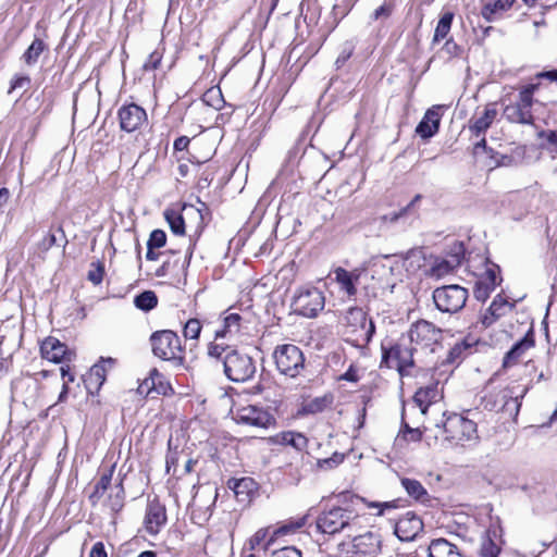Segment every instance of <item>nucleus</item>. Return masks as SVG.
Here are the masks:
<instances>
[{
  "instance_id": "c85d7f7f",
  "label": "nucleus",
  "mask_w": 557,
  "mask_h": 557,
  "mask_svg": "<svg viewBox=\"0 0 557 557\" xmlns=\"http://www.w3.org/2000/svg\"><path fill=\"white\" fill-rule=\"evenodd\" d=\"M164 219L168 222L170 230L175 235L185 234V222L182 214L174 209H166L164 211Z\"/></svg>"
},
{
  "instance_id": "6ab92c4d",
  "label": "nucleus",
  "mask_w": 557,
  "mask_h": 557,
  "mask_svg": "<svg viewBox=\"0 0 557 557\" xmlns=\"http://www.w3.org/2000/svg\"><path fill=\"white\" fill-rule=\"evenodd\" d=\"M498 111L495 103H488L485 106L482 114L478 117H473L469 123V131L475 136L480 137L485 134L490 126L495 121Z\"/></svg>"
},
{
  "instance_id": "f704fd0d",
  "label": "nucleus",
  "mask_w": 557,
  "mask_h": 557,
  "mask_svg": "<svg viewBox=\"0 0 557 557\" xmlns=\"http://www.w3.org/2000/svg\"><path fill=\"white\" fill-rule=\"evenodd\" d=\"M134 304L138 309L149 311L157 307L158 297L154 292L145 290L135 297Z\"/></svg>"
},
{
  "instance_id": "9b49d317",
  "label": "nucleus",
  "mask_w": 557,
  "mask_h": 557,
  "mask_svg": "<svg viewBox=\"0 0 557 557\" xmlns=\"http://www.w3.org/2000/svg\"><path fill=\"white\" fill-rule=\"evenodd\" d=\"M432 297L440 311L455 313L465 307L468 290L459 285H445L435 288Z\"/></svg>"
},
{
  "instance_id": "4d7b16f0",
  "label": "nucleus",
  "mask_w": 557,
  "mask_h": 557,
  "mask_svg": "<svg viewBox=\"0 0 557 557\" xmlns=\"http://www.w3.org/2000/svg\"><path fill=\"white\" fill-rule=\"evenodd\" d=\"M289 531H290V528L287 527V525H283L281 528H276V529H273V530L271 529L270 534H269V539L265 542L264 546H262L263 549L264 550L268 549L274 543V541L277 537H280L282 535H286Z\"/></svg>"
},
{
  "instance_id": "20e7f679",
  "label": "nucleus",
  "mask_w": 557,
  "mask_h": 557,
  "mask_svg": "<svg viewBox=\"0 0 557 557\" xmlns=\"http://www.w3.org/2000/svg\"><path fill=\"white\" fill-rule=\"evenodd\" d=\"M416 355H419L418 348L413 347L406 335L388 347L382 344V363H385L387 368L397 369L401 376L411 373Z\"/></svg>"
},
{
  "instance_id": "a878e982",
  "label": "nucleus",
  "mask_w": 557,
  "mask_h": 557,
  "mask_svg": "<svg viewBox=\"0 0 557 557\" xmlns=\"http://www.w3.org/2000/svg\"><path fill=\"white\" fill-rule=\"evenodd\" d=\"M508 301L500 295H497L483 314L481 322L484 326L492 325L498 318L504 315Z\"/></svg>"
},
{
  "instance_id": "7ed1b4c3",
  "label": "nucleus",
  "mask_w": 557,
  "mask_h": 557,
  "mask_svg": "<svg viewBox=\"0 0 557 557\" xmlns=\"http://www.w3.org/2000/svg\"><path fill=\"white\" fill-rule=\"evenodd\" d=\"M343 336L346 343L364 350L371 342L375 325L367 312L358 307L349 308L344 317Z\"/></svg>"
},
{
  "instance_id": "774afa93",
  "label": "nucleus",
  "mask_w": 557,
  "mask_h": 557,
  "mask_svg": "<svg viewBox=\"0 0 557 557\" xmlns=\"http://www.w3.org/2000/svg\"><path fill=\"white\" fill-rule=\"evenodd\" d=\"M341 379L348 382H357L359 380V375L357 370L350 366L348 370L341 376Z\"/></svg>"
},
{
  "instance_id": "473e14b6",
  "label": "nucleus",
  "mask_w": 557,
  "mask_h": 557,
  "mask_svg": "<svg viewBox=\"0 0 557 557\" xmlns=\"http://www.w3.org/2000/svg\"><path fill=\"white\" fill-rule=\"evenodd\" d=\"M461 263V255L459 252L455 253L450 260H442L438 263H436L432 271L433 274L441 277L443 275L448 274L451 272L456 267H458Z\"/></svg>"
},
{
  "instance_id": "aec40b11",
  "label": "nucleus",
  "mask_w": 557,
  "mask_h": 557,
  "mask_svg": "<svg viewBox=\"0 0 557 557\" xmlns=\"http://www.w3.org/2000/svg\"><path fill=\"white\" fill-rule=\"evenodd\" d=\"M440 122V107H433L425 112L424 116L422 117V120L420 121L416 128V133L421 138H431L438 132Z\"/></svg>"
},
{
  "instance_id": "0e129e2a",
  "label": "nucleus",
  "mask_w": 557,
  "mask_h": 557,
  "mask_svg": "<svg viewBox=\"0 0 557 557\" xmlns=\"http://www.w3.org/2000/svg\"><path fill=\"white\" fill-rule=\"evenodd\" d=\"M107 552L102 542L92 545L89 557H107Z\"/></svg>"
},
{
  "instance_id": "72a5a7b5",
  "label": "nucleus",
  "mask_w": 557,
  "mask_h": 557,
  "mask_svg": "<svg viewBox=\"0 0 557 557\" xmlns=\"http://www.w3.org/2000/svg\"><path fill=\"white\" fill-rule=\"evenodd\" d=\"M112 472L113 470H110L108 473H103L100 476L99 481L95 486V491L89 496V499L92 503V505H95L104 495L107 490L111 486Z\"/></svg>"
},
{
  "instance_id": "b1692460",
  "label": "nucleus",
  "mask_w": 557,
  "mask_h": 557,
  "mask_svg": "<svg viewBox=\"0 0 557 557\" xmlns=\"http://www.w3.org/2000/svg\"><path fill=\"white\" fill-rule=\"evenodd\" d=\"M503 115L509 123L522 125H532L534 123L532 111H529L516 103L507 104L504 108Z\"/></svg>"
},
{
  "instance_id": "603ef678",
  "label": "nucleus",
  "mask_w": 557,
  "mask_h": 557,
  "mask_svg": "<svg viewBox=\"0 0 557 557\" xmlns=\"http://www.w3.org/2000/svg\"><path fill=\"white\" fill-rule=\"evenodd\" d=\"M394 5L392 2L385 1L381 7L374 10L371 18L377 21L380 18H388L392 15Z\"/></svg>"
},
{
  "instance_id": "69168bd1",
  "label": "nucleus",
  "mask_w": 557,
  "mask_h": 557,
  "mask_svg": "<svg viewBox=\"0 0 557 557\" xmlns=\"http://www.w3.org/2000/svg\"><path fill=\"white\" fill-rule=\"evenodd\" d=\"M233 335H234L233 332L227 331L225 321L223 320L221 327L216 329L214 331V342L216 343V341L220 338H225L227 336H233Z\"/></svg>"
},
{
  "instance_id": "09e8293b",
  "label": "nucleus",
  "mask_w": 557,
  "mask_h": 557,
  "mask_svg": "<svg viewBox=\"0 0 557 557\" xmlns=\"http://www.w3.org/2000/svg\"><path fill=\"white\" fill-rule=\"evenodd\" d=\"M91 267H92V269H90L88 272V280L92 284L99 285L103 280V274H104L103 263L100 261L92 262Z\"/></svg>"
},
{
  "instance_id": "49530a36",
  "label": "nucleus",
  "mask_w": 557,
  "mask_h": 557,
  "mask_svg": "<svg viewBox=\"0 0 557 557\" xmlns=\"http://www.w3.org/2000/svg\"><path fill=\"white\" fill-rule=\"evenodd\" d=\"M422 199L420 194L416 195L413 199L404 208H401L398 212H394L389 215H384L383 220H388L389 222H396L398 219L405 216L407 213L412 211L417 203Z\"/></svg>"
},
{
  "instance_id": "6e6d98bb",
  "label": "nucleus",
  "mask_w": 557,
  "mask_h": 557,
  "mask_svg": "<svg viewBox=\"0 0 557 557\" xmlns=\"http://www.w3.org/2000/svg\"><path fill=\"white\" fill-rule=\"evenodd\" d=\"M471 344H468L467 342H458L456 343L449 350L447 361L454 362L456 359H458L462 351L467 348H470Z\"/></svg>"
},
{
  "instance_id": "2f4dec72",
  "label": "nucleus",
  "mask_w": 557,
  "mask_h": 557,
  "mask_svg": "<svg viewBox=\"0 0 557 557\" xmlns=\"http://www.w3.org/2000/svg\"><path fill=\"white\" fill-rule=\"evenodd\" d=\"M114 363L112 358L101 359V362L91 367L89 372V381L95 379V383L101 386L106 380L107 366L111 368Z\"/></svg>"
},
{
  "instance_id": "13d9d810",
  "label": "nucleus",
  "mask_w": 557,
  "mask_h": 557,
  "mask_svg": "<svg viewBox=\"0 0 557 557\" xmlns=\"http://www.w3.org/2000/svg\"><path fill=\"white\" fill-rule=\"evenodd\" d=\"M270 557H302V554L294 546H285L274 550Z\"/></svg>"
},
{
  "instance_id": "8fccbe9b",
  "label": "nucleus",
  "mask_w": 557,
  "mask_h": 557,
  "mask_svg": "<svg viewBox=\"0 0 557 557\" xmlns=\"http://www.w3.org/2000/svg\"><path fill=\"white\" fill-rule=\"evenodd\" d=\"M166 243V235L162 230H154L151 232L147 242V248H161Z\"/></svg>"
},
{
  "instance_id": "423d86ee",
  "label": "nucleus",
  "mask_w": 557,
  "mask_h": 557,
  "mask_svg": "<svg viewBox=\"0 0 557 557\" xmlns=\"http://www.w3.org/2000/svg\"><path fill=\"white\" fill-rule=\"evenodd\" d=\"M437 431L435 437L444 436V440L463 445L466 442L475 441L478 438L476 424L460 414L454 413L447 417L443 424H435Z\"/></svg>"
},
{
  "instance_id": "f03ea898",
  "label": "nucleus",
  "mask_w": 557,
  "mask_h": 557,
  "mask_svg": "<svg viewBox=\"0 0 557 557\" xmlns=\"http://www.w3.org/2000/svg\"><path fill=\"white\" fill-rule=\"evenodd\" d=\"M315 527L324 535L351 537L359 530V516L350 509L333 507L317 517Z\"/></svg>"
},
{
  "instance_id": "4c0bfd02",
  "label": "nucleus",
  "mask_w": 557,
  "mask_h": 557,
  "mask_svg": "<svg viewBox=\"0 0 557 557\" xmlns=\"http://www.w3.org/2000/svg\"><path fill=\"white\" fill-rule=\"evenodd\" d=\"M536 88H537V85H535V84H530L528 86H524L519 92L518 101L515 103L529 110V111H532L531 109L533 106V94L536 90Z\"/></svg>"
},
{
  "instance_id": "3c124183",
  "label": "nucleus",
  "mask_w": 557,
  "mask_h": 557,
  "mask_svg": "<svg viewBox=\"0 0 557 557\" xmlns=\"http://www.w3.org/2000/svg\"><path fill=\"white\" fill-rule=\"evenodd\" d=\"M493 290H494V288L488 286L484 282L476 281L474 288H473V295L476 300L485 301L490 297V295Z\"/></svg>"
},
{
  "instance_id": "c03bdc74",
  "label": "nucleus",
  "mask_w": 557,
  "mask_h": 557,
  "mask_svg": "<svg viewBox=\"0 0 557 557\" xmlns=\"http://www.w3.org/2000/svg\"><path fill=\"white\" fill-rule=\"evenodd\" d=\"M271 528H261L259 529L248 541V545L250 550H255L261 545L264 546L265 542L269 539Z\"/></svg>"
},
{
  "instance_id": "1a4fd4ad",
  "label": "nucleus",
  "mask_w": 557,
  "mask_h": 557,
  "mask_svg": "<svg viewBox=\"0 0 557 557\" xmlns=\"http://www.w3.org/2000/svg\"><path fill=\"white\" fill-rule=\"evenodd\" d=\"M290 306L296 314L312 319L324 309L325 297L318 287L301 286L295 292Z\"/></svg>"
},
{
  "instance_id": "bb28decb",
  "label": "nucleus",
  "mask_w": 557,
  "mask_h": 557,
  "mask_svg": "<svg viewBox=\"0 0 557 557\" xmlns=\"http://www.w3.org/2000/svg\"><path fill=\"white\" fill-rule=\"evenodd\" d=\"M401 486L405 488L407 494L416 500L425 503L429 500V493L416 479L403 478L400 480Z\"/></svg>"
},
{
  "instance_id": "ddd939ff",
  "label": "nucleus",
  "mask_w": 557,
  "mask_h": 557,
  "mask_svg": "<svg viewBox=\"0 0 557 557\" xmlns=\"http://www.w3.org/2000/svg\"><path fill=\"white\" fill-rule=\"evenodd\" d=\"M121 129L132 133L139 129L147 123V113L144 108L136 103L124 104L119 109Z\"/></svg>"
},
{
  "instance_id": "4468645a",
  "label": "nucleus",
  "mask_w": 557,
  "mask_h": 557,
  "mask_svg": "<svg viewBox=\"0 0 557 557\" xmlns=\"http://www.w3.org/2000/svg\"><path fill=\"white\" fill-rule=\"evenodd\" d=\"M423 531V522L421 518L412 512L407 511L398 518L395 524V534L400 541L410 542L414 540Z\"/></svg>"
},
{
  "instance_id": "e433bc0d",
  "label": "nucleus",
  "mask_w": 557,
  "mask_h": 557,
  "mask_svg": "<svg viewBox=\"0 0 557 557\" xmlns=\"http://www.w3.org/2000/svg\"><path fill=\"white\" fill-rule=\"evenodd\" d=\"M513 2L515 0H496L494 3H487L482 9V16L488 22H492L497 11L509 9Z\"/></svg>"
},
{
  "instance_id": "dca6fc26",
  "label": "nucleus",
  "mask_w": 557,
  "mask_h": 557,
  "mask_svg": "<svg viewBox=\"0 0 557 557\" xmlns=\"http://www.w3.org/2000/svg\"><path fill=\"white\" fill-rule=\"evenodd\" d=\"M40 352L42 358L60 363L65 360H70L71 352L67 350L65 344L61 343L55 337H47L40 345Z\"/></svg>"
},
{
  "instance_id": "bf43d9fd",
  "label": "nucleus",
  "mask_w": 557,
  "mask_h": 557,
  "mask_svg": "<svg viewBox=\"0 0 557 557\" xmlns=\"http://www.w3.org/2000/svg\"><path fill=\"white\" fill-rule=\"evenodd\" d=\"M162 60V53L159 51H153L149 54L147 61L144 63L145 71H152L158 69Z\"/></svg>"
},
{
  "instance_id": "a18cd8bd",
  "label": "nucleus",
  "mask_w": 557,
  "mask_h": 557,
  "mask_svg": "<svg viewBox=\"0 0 557 557\" xmlns=\"http://www.w3.org/2000/svg\"><path fill=\"white\" fill-rule=\"evenodd\" d=\"M498 392H491L488 394H485L482 397L481 405L485 410L488 411H497L499 410L500 406L503 405V401L500 399V396H497Z\"/></svg>"
},
{
  "instance_id": "412c9836",
  "label": "nucleus",
  "mask_w": 557,
  "mask_h": 557,
  "mask_svg": "<svg viewBox=\"0 0 557 557\" xmlns=\"http://www.w3.org/2000/svg\"><path fill=\"white\" fill-rule=\"evenodd\" d=\"M228 487L233 490L238 503L249 504L257 492V483L251 478L232 479Z\"/></svg>"
},
{
  "instance_id": "5701e85b",
  "label": "nucleus",
  "mask_w": 557,
  "mask_h": 557,
  "mask_svg": "<svg viewBox=\"0 0 557 557\" xmlns=\"http://www.w3.org/2000/svg\"><path fill=\"white\" fill-rule=\"evenodd\" d=\"M430 557H465L460 548L446 539H435L429 545Z\"/></svg>"
},
{
  "instance_id": "f8f14e48",
  "label": "nucleus",
  "mask_w": 557,
  "mask_h": 557,
  "mask_svg": "<svg viewBox=\"0 0 557 557\" xmlns=\"http://www.w3.org/2000/svg\"><path fill=\"white\" fill-rule=\"evenodd\" d=\"M235 420L245 425L268 429L275 420L267 410L257 406H245L236 410Z\"/></svg>"
},
{
  "instance_id": "c9c22d12",
  "label": "nucleus",
  "mask_w": 557,
  "mask_h": 557,
  "mask_svg": "<svg viewBox=\"0 0 557 557\" xmlns=\"http://www.w3.org/2000/svg\"><path fill=\"white\" fill-rule=\"evenodd\" d=\"M124 487L122 481L116 484L112 490L108 498V507L114 511H120L124 506Z\"/></svg>"
},
{
  "instance_id": "ea45409f",
  "label": "nucleus",
  "mask_w": 557,
  "mask_h": 557,
  "mask_svg": "<svg viewBox=\"0 0 557 557\" xmlns=\"http://www.w3.org/2000/svg\"><path fill=\"white\" fill-rule=\"evenodd\" d=\"M422 437V432L419 428H411L407 422L403 420L401 430L397 436V441L406 442H419Z\"/></svg>"
},
{
  "instance_id": "cd10ccee",
  "label": "nucleus",
  "mask_w": 557,
  "mask_h": 557,
  "mask_svg": "<svg viewBox=\"0 0 557 557\" xmlns=\"http://www.w3.org/2000/svg\"><path fill=\"white\" fill-rule=\"evenodd\" d=\"M149 391H156L158 394L166 395L168 391L172 389L170 384L164 382L163 375L157 370L152 369L148 379L144 381Z\"/></svg>"
},
{
  "instance_id": "c756f323",
  "label": "nucleus",
  "mask_w": 557,
  "mask_h": 557,
  "mask_svg": "<svg viewBox=\"0 0 557 557\" xmlns=\"http://www.w3.org/2000/svg\"><path fill=\"white\" fill-rule=\"evenodd\" d=\"M46 48L47 46L42 39L35 38L22 57L24 62L27 65L36 64L40 54L45 51Z\"/></svg>"
},
{
  "instance_id": "9d476101",
  "label": "nucleus",
  "mask_w": 557,
  "mask_h": 557,
  "mask_svg": "<svg viewBox=\"0 0 557 557\" xmlns=\"http://www.w3.org/2000/svg\"><path fill=\"white\" fill-rule=\"evenodd\" d=\"M403 262L394 256H383L373 261L370 271L371 277L377 281L382 290L393 289L399 280Z\"/></svg>"
},
{
  "instance_id": "39448f33",
  "label": "nucleus",
  "mask_w": 557,
  "mask_h": 557,
  "mask_svg": "<svg viewBox=\"0 0 557 557\" xmlns=\"http://www.w3.org/2000/svg\"><path fill=\"white\" fill-rule=\"evenodd\" d=\"M150 342L156 357L171 362L174 367L184 364V349L175 332L171 330L157 331L152 333Z\"/></svg>"
},
{
  "instance_id": "338daca9",
  "label": "nucleus",
  "mask_w": 557,
  "mask_h": 557,
  "mask_svg": "<svg viewBox=\"0 0 557 557\" xmlns=\"http://www.w3.org/2000/svg\"><path fill=\"white\" fill-rule=\"evenodd\" d=\"M189 138L186 137V136H181L178 138L175 139L174 144H173V148L174 150L176 151H183L185 150L188 145H189Z\"/></svg>"
},
{
  "instance_id": "4be33fe9",
  "label": "nucleus",
  "mask_w": 557,
  "mask_h": 557,
  "mask_svg": "<svg viewBox=\"0 0 557 557\" xmlns=\"http://www.w3.org/2000/svg\"><path fill=\"white\" fill-rule=\"evenodd\" d=\"M534 346L533 330L530 329L527 334L518 341L509 351L506 352L503 361L504 367H509L518 362L522 355Z\"/></svg>"
},
{
  "instance_id": "a211bd4d",
  "label": "nucleus",
  "mask_w": 557,
  "mask_h": 557,
  "mask_svg": "<svg viewBox=\"0 0 557 557\" xmlns=\"http://www.w3.org/2000/svg\"><path fill=\"white\" fill-rule=\"evenodd\" d=\"M334 274L335 281L339 285L341 289L351 297L357 294L356 285L359 284L361 277L366 275V271L361 269L347 271L343 268H337L334 271Z\"/></svg>"
},
{
  "instance_id": "864d4df0",
  "label": "nucleus",
  "mask_w": 557,
  "mask_h": 557,
  "mask_svg": "<svg viewBox=\"0 0 557 557\" xmlns=\"http://www.w3.org/2000/svg\"><path fill=\"white\" fill-rule=\"evenodd\" d=\"M223 320L225 321L228 332H233L234 335L238 334L242 320V317L238 313H230Z\"/></svg>"
},
{
  "instance_id": "58836bf2",
  "label": "nucleus",
  "mask_w": 557,
  "mask_h": 557,
  "mask_svg": "<svg viewBox=\"0 0 557 557\" xmlns=\"http://www.w3.org/2000/svg\"><path fill=\"white\" fill-rule=\"evenodd\" d=\"M539 138L545 139L543 148L553 154V158L557 156V131L547 129L539 133Z\"/></svg>"
},
{
  "instance_id": "393cba45",
  "label": "nucleus",
  "mask_w": 557,
  "mask_h": 557,
  "mask_svg": "<svg viewBox=\"0 0 557 557\" xmlns=\"http://www.w3.org/2000/svg\"><path fill=\"white\" fill-rule=\"evenodd\" d=\"M440 396L437 384H430L425 387H420L414 396L413 401L418 405L421 413L425 414L430 405H432Z\"/></svg>"
},
{
  "instance_id": "f257e3e1",
  "label": "nucleus",
  "mask_w": 557,
  "mask_h": 557,
  "mask_svg": "<svg viewBox=\"0 0 557 557\" xmlns=\"http://www.w3.org/2000/svg\"><path fill=\"white\" fill-rule=\"evenodd\" d=\"M207 355L212 362L222 366L223 373L232 382H248L257 372L252 357L228 345L211 342L208 345Z\"/></svg>"
},
{
  "instance_id": "6e6552de",
  "label": "nucleus",
  "mask_w": 557,
  "mask_h": 557,
  "mask_svg": "<svg viewBox=\"0 0 557 557\" xmlns=\"http://www.w3.org/2000/svg\"><path fill=\"white\" fill-rule=\"evenodd\" d=\"M277 371L287 377L295 379L305 371V355L294 344H282L275 347L273 355Z\"/></svg>"
},
{
  "instance_id": "2eb2a0df",
  "label": "nucleus",
  "mask_w": 557,
  "mask_h": 557,
  "mask_svg": "<svg viewBox=\"0 0 557 557\" xmlns=\"http://www.w3.org/2000/svg\"><path fill=\"white\" fill-rule=\"evenodd\" d=\"M527 393V386L522 387L520 393L516 391L515 386L506 387L504 389L498 391L497 396H500V399L503 401V405L500 406L499 410H503L505 413H508L509 416L516 418L521 407L520 399L523 398Z\"/></svg>"
},
{
  "instance_id": "e2e57ef3",
  "label": "nucleus",
  "mask_w": 557,
  "mask_h": 557,
  "mask_svg": "<svg viewBox=\"0 0 557 557\" xmlns=\"http://www.w3.org/2000/svg\"><path fill=\"white\" fill-rule=\"evenodd\" d=\"M443 51L448 57H456L460 52V47L454 40L449 39L444 44Z\"/></svg>"
},
{
  "instance_id": "a19ab883",
  "label": "nucleus",
  "mask_w": 557,
  "mask_h": 557,
  "mask_svg": "<svg viewBox=\"0 0 557 557\" xmlns=\"http://www.w3.org/2000/svg\"><path fill=\"white\" fill-rule=\"evenodd\" d=\"M498 273H499V267L494 263H491L486 268L484 274L478 281L484 282L485 284H487L488 286H491L495 289V287L502 281V278H498Z\"/></svg>"
},
{
  "instance_id": "37998d69",
  "label": "nucleus",
  "mask_w": 557,
  "mask_h": 557,
  "mask_svg": "<svg viewBox=\"0 0 557 557\" xmlns=\"http://www.w3.org/2000/svg\"><path fill=\"white\" fill-rule=\"evenodd\" d=\"M500 547L491 537L483 539L479 552L480 557H498Z\"/></svg>"
},
{
  "instance_id": "5fc2aeb1",
  "label": "nucleus",
  "mask_w": 557,
  "mask_h": 557,
  "mask_svg": "<svg viewBox=\"0 0 557 557\" xmlns=\"http://www.w3.org/2000/svg\"><path fill=\"white\" fill-rule=\"evenodd\" d=\"M205 101L216 110L222 107V96L220 90H209L205 94Z\"/></svg>"
},
{
  "instance_id": "7c9ffc66",
  "label": "nucleus",
  "mask_w": 557,
  "mask_h": 557,
  "mask_svg": "<svg viewBox=\"0 0 557 557\" xmlns=\"http://www.w3.org/2000/svg\"><path fill=\"white\" fill-rule=\"evenodd\" d=\"M453 20H454V14L451 12H445L441 16V18L436 25L433 39H432L433 45L441 41L448 35V33L450 32V28H451Z\"/></svg>"
},
{
  "instance_id": "0eeeda50",
  "label": "nucleus",
  "mask_w": 557,
  "mask_h": 557,
  "mask_svg": "<svg viewBox=\"0 0 557 557\" xmlns=\"http://www.w3.org/2000/svg\"><path fill=\"white\" fill-rule=\"evenodd\" d=\"M418 354H434L442 348L443 331L432 322L419 320L413 323L406 335Z\"/></svg>"
},
{
  "instance_id": "680f3d73",
  "label": "nucleus",
  "mask_w": 557,
  "mask_h": 557,
  "mask_svg": "<svg viewBox=\"0 0 557 557\" xmlns=\"http://www.w3.org/2000/svg\"><path fill=\"white\" fill-rule=\"evenodd\" d=\"M57 244V237L55 234L52 232H49L38 244V247L42 251H48L51 247H53Z\"/></svg>"
},
{
  "instance_id": "052dcab7",
  "label": "nucleus",
  "mask_w": 557,
  "mask_h": 557,
  "mask_svg": "<svg viewBox=\"0 0 557 557\" xmlns=\"http://www.w3.org/2000/svg\"><path fill=\"white\" fill-rule=\"evenodd\" d=\"M30 85V78L27 75L15 76L11 82L10 92L14 89L26 90Z\"/></svg>"
},
{
  "instance_id": "79ce46f5",
  "label": "nucleus",
  "mask_w": 557,
  "mask_h": 557,
  "mask_svg": "<svg viewBox=\"0 0 557 557\" xmlns=\"http://www.w3.org/2000/svg\"><path fill=\"white\" fill-rule=\"evenodd\" d=\"M282 441L286 445H290L297 450H301L307 446V438L300 433L286 432L282 435Z\"/></svg>"
},
{
  "instance_id": "de8ad7c7",
  "label": "nucleus",
  "mask_w": 557,
  "mask_h": 557,
  "mask_svg": "<svg viewBox=\"0 0 557 557\" xmlns=\"http://www.w3.org/2000/svg\"><path fill=\"white\" fill-rule=\"evenodd\" d=\"M201 332V323L198 319H189L184 325V336L188 339H197Z\"/></svg>"
},
{
  "instance_id": "f3484780",
  "label": "nucleus",
  "mask_w": 557,
  "mask_h": 557,
  "mask_svg": "<svg viewBox=\"0 0 557 557\" xmlns=\"http://www.w3.org/2000/svg\"><path fill=\"white\" fill-rule=\"evenodd\" d=\"M165 522V507L157 499L150 500L147 505L145 516V525L147 532L150 534H157Z\"/></svg>"
}]
</instances>
